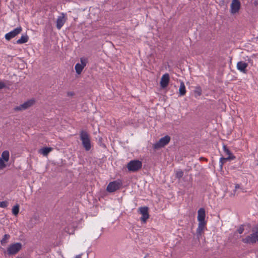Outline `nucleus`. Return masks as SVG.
Listing matches in <instances>:
<instances>
[{
	"instance_id": "nucleus-1",
	"label": "nucleus",
	"mask_w": 258,
	"mask_h": 258,
	"mask_svg": "<svg viewBox=\"0 0 258 258\" xmlns=\"http://www.w3.org/2000/svg\"><path fill=\"white\" fill-rule=\"evenodd\" d=\"M244 243L253 244L258 242V224L252 228V233L242 239Z\"/></svg>"
},
{
	"instance_id": "nucleus-2",
	"label": "nucleus",
	"mask_w": 258,
	"mask_h": 258,
	"mask_svg": "<svg viewBox=\"0 0 258 258\" xmlns=\"http://www.w3.org/2000/svg\"><path fill=\"white\" fill-rule=\"evenodd\" d=\"M80 138L85 150L89 151L91 148V144L89 134L85 131H82L80 134Z\"/></svg>"
},
{
	"instance_id": "nucleus-3",
	"label": "nucleus",
	"mask_w": 258,
	"mask_h": 258,
	"mask_svg": "<svg viewBox=\"0 0 258 258\" xmlns=\"http://www.w3.org/2000/svg\"><path fill=\"white\" fill-rule=\"evenodd\" d=\"M126 167L129 171L136 172L141 169L142 163L138 160H132L127 163Z\"/></svg>"
},
{
	"instance_id": "nucleus-4",
	"label": "nucleus",
	"mask_w": 258,
	"mask_h": 258,
	"mask_svg": "<svg viewBox=\"0 0 258 258\" xmlns=\"http://www.w3.org/2000/svg\"><path fill=\"white\" fill-rule=\"evenodd\" d=\"M22 248V244L20 242H17L9 245L7 248V253L8 255H14L18 253Z\"/></svg>"
},
{
	"instance_id": "nucleus-5",
	"label": "nucleus",
	"mask_w": 258,
	"mask_h": 258,
	"mask_svg": "<svg viewBox=\"0 0 258 258\" xmlns=\"http://www.w3.org/2000/svg\"><path fill=\"white\" fill-rule=\"evenodd\" d=\"M81 63H77L75 67L76 72L77 74L80 75L82 73L84 68L86 67L88 63V58L83 57L80 58Z\"/></svg>"
},
{
	"instance_id": "nucleus-6",
	"label": "nucleus",
	"mask_w": 258,
	"mask_h": 258,
	"mask_svg": "<svg viewBox=\"0 0 258 258\" xmlns=\"http://www.w3.org/2000/svg\"><path fill=\"white\" fill-rule=\"evenodd\" d=\"M170 141V137L167 135L161 138L158 142L154 145V148L156 149L164 147L167 145Z\"/></svg>"
},
{
	"instance_id": "nucleus-7",
	"label": "nucleus",
	"mask_w": 258,
	"mask_h": 258,
	"mask_svg": "<svg viewBox=\"0 0 258 258\" xmlns=\"http://www.w3.org/2000/svg\"><path fill=\"white\" fill-rule=\"evenodd\" d=\"M139 212L142 215L140 220L145 223L149 218V208L147 207H141L139 208Z\"/></svg>"
},
{
	"instance_id": "nucleus-8",
	"label": "nucleus",
	"mask_w": 258,
	"mask_h": 258,
	"mask_svg": "<svg viewBox=\"0 0 258 258\" xmlns=\"http://www.w3.org/2000/svg\"><path fill=\"white\" fill-rule=\"evenodd\" d=\"M121 182L118 181L110 182L107 185L106 190L110 192H114L120 188Z\"/></svg>"
},
{
	"instance_id": "nucleus-9",
	"label": "nucleus",
	"mask_w": 258,
	"mask_h": 258,
	"mask_svg": "<svg viewBox=\"0 0 258 258\" xmlns=\"http://www.w3.org/2000/svg\"><path fill=\"white\" fill-rule=\"evenodd\" d=\"M22 31V28L20 26L19 27H17L11 32L6 34L5 38L7 40L10 41L11 39L15 37L18 34L21 33Z\"/></svg>"
},
{
	"instance_id": "nucleus-10",
	"label": "nucleus",
	"mask_w": 258,
	"mask_h": 258,
	"mask_svg": "<svg viewBox=\"0 0 258 258\" xmlns=\"http://www.w3.org/2000/svg\"><path fill=\"white\" fill-rule=\"evenodd\" d=\"M34 103V100L33 99H31L28 100L27 101L24 102V103L21 104L19 106H16L14 108V110L15 111H22L25 110L30 106H31Z\"/></svg>"
},
{
	"instance_id": "nucleus-11",
	"label": "nucleus",
	"mask_w": 258,
	"mask_h": 258,
	"mask_svg": "<svg viewBox=\"0 0 258 258\" xmlns=\"http://www.w3.org/2000/svg\"><path fill=\"white\" fill-rule=\"evenodd\" d=\"M240 8V3L239 0H232L230 6L231 13L235 14L237 13Z\"/></svg>"
},
{
	"instance_id": "nucleus-12",
	"label": "nucleus",
	"mask_w": 258,
	"mask_h": 258,
	"mask_svg": "<svg viewBox=\"0 0 258 258\" xmlns=\"http://www.w3.org/2000/svg\"><path fill=\"white\" fill-rule=\"evenodd\" d=\"M170 81V77L168 74L166 73L164 74L161 79V81L160 82V86L162 88H165L167 87L169 84Z\"/></svg>"
},
{
	"instance_id": "nucleus-13",
	"label": "nucleus",
	"mask_w": 258,
	"mask_h": 258,
	"mask_svg": "<svg viewBox=\"0 0 258 258\" xmlns=\"http://www.w3.org/2000/svg\"><path fill=\"white\" fill-rule=\"evenodd\" d=\"M66 21V18L64 13H61V15L58 16L56 20V28L60 30Z\"/></svg>"
},
{
	"instance_id": "nucleus-14",
	"label": "nucleus",
	"mask_w": 258,
	"mask_h": 258,
	"mask_svg": "<svg viewBox=\"0 0 258 258\" xmlns=\"http://www.w3.org/2000/svg\"><path fill=\"white\" fill-rule=\"evenodd\" d=\"M237 69L240 72L246 74L247 73L246 68L248 67V63L243 61H238L237 63Z\"/></svg>"
},
{
	"instance_id": "nucleus-15",
	"label": "nucleus",
	"mask_w": 258,
	"mask_h": 258,
	"mask_svg": "<svg viewBox=\"0 0 258 258\" xmlns=\"http://www.w3.org/2000/svg\"><path fill=\"white\" fill-rule=\"evenodd\" d=\"M206 222H199L198 227L197 229L196 232L198 238H199L201 236L202 234L204 233L206 227Z\"/></svg>"
},
{
	"instance_id": "nucleus-16",
	"label": "nucleus",
	"mask_w": 258,
	"mask_h": 258,
	"mask_svg": "<svg viewBox=\"0 0 258 258\" xmlns=\"http://www.w3.org/2000/svg\"><path fill=\"white\" fill-rule=\"evenodd\" d=\"M205 211L204 208H200L198 211V220L199 222H206L205 221Z\"/></svg>"
},
{
	"instance_id": "nucleus-17",
	"label": "nucleus",
	"mask_w": 258,
	"mask_h": 258,
	"mask_svg": "<svg viewBox=\"0 0 258 258\" xmlns=\"http://www.w3.org/2000/svg\"><path fill=\"white\" fill-rule=\"evenodd\" d=\"M235 159V157L234 156H228V157L224 158V157H221L219 161V165H220V168L221 170L223 168V166L224 164V163L227 162V161L234 160Z\"/></svg>"
},
{
	"instance_id": "nucleus-18",
	"label": "nucleus",
	"mask_w": 258,
	"mask_h": 258,
	"mask_svg": "<svg viewBox=\"0 0 258 258\" xmlns=\"http://www.w3.org/2000/svg\"><path fill=\"white\" fill-rule=\"evenodd\" d=\"M28 40L29 37L27 34L22 35L21 38L17 40V43L18 44L25 43L28 42Z\"/></svg>"
},
{
	"instance_id": "nucleus-19",
	"label": "nucleus",
	"mask_w": 258,
	"mask_h": 258,
	"mask_svg": "<svg viewBox=\"0 0 258 258\" xmlns=\"http://www.w3.org/2000/svg\"><path fill=\"white\" fill-rule=\"evenodd\" d=\"M186 93L185 86L183 82H181L179 89V94L180 96H184Z\"/></svg>"
},
{
	"instance_id": "nucleus-20",
	"label": "nucleus",
	"mask_w": 258,
	"mask_h": 258,
	"mask_svg": "<svg viewBox=\"0 0 258 258\" xmlns=\"http://www.w3.org/2000/svg\"><path fill=\"white\" fill-rule=\"evenodd\" d=\"M52 150V148L51 147H44L40 149L39 153L43 156H47Z\"/></svg>"
},
{
	"instance_id": "nucleus-21",
	"label": "nucleus",
	"mask_w": 258,
	"mask_h": 258,
	"mask_svg": "<svg viewBox=\"0 0 258 258\" xmlns=\"http://www.w3.org/2000/svg\"><path fill=\"white\" fill-rule=\"evenodd\" d=\"M10 153L8 151H4L1 155V159H3L5 162H8L9 160Z\"/></svg>"
},
{
	"instance_id": "nucleus-22",
	"label": "nucleus",
	"mask_w": 258,
	"mask_h": 258,
	"mask_svg": "<svg viewBox=\"0 0 258 258\" xmlns=\"http://www.w3.org/2000/svg\"><path fill=\"white\" fill-rule=\"evenodd\" d=\"M19 212V205L18 204L14 206L12 208V213L15 216H17Z\"/></svg>"
},
{
	"instance_id": "nucleus-23",
	"label": "nucleus",
	"mask_w": 258,
	"mask_h": 258,
	"mask_svg": "<svg viewBox=\"0 0 258 258\" xmlns=\"http://www.w3.org/2000/svg\"><path fill=\"white\" fill-rule=\"evenodd\" d=\"M10 238V236L9 234H5L1 241V244L2 245H4L6 243H7L8 240Z\"/></svg>"
},
{
	"instance_id": "nucleus-24",
	"label": "nucleus",
	"mask_w": 258,
	"mask_h": 258,
	"mask_svg": "<svg viewBox=\"0 0 258 258\" xmlns=\"http://www.w3.org/2000/svg\"><path fill=\"white\" fill-rule=\"evenodd\" d=\"M202 89L200 87H197L196 89L194 90V93L195 94V96L197 97L198 96H200L202 95Z\"/></svg>"
},
{
	"instance_id": "nucleus-25",
	"label": "nucleus",
	"mask_w": 258,
	"mask_h": 258,
	"mask_svg": "<svg viewBox=\"0 0 258 258\" xmlns=\"http://www.w3.org/2000/svg\"><path fill=\"white\" fill-rule=\"evenodd\" d=\"M223 151L226 155L228 156H234L231 152V151L228 149L227 146L225 145L223 146Z\"/></svg>"
},
{
	"instance_id": "nucleus-26",
	"label": "nucleus",
	"mask_w": 258,
	"mask_h": 258,
	"mask_svg": "<svg viewBox=\"0 0 258 258\" xmlns=\"http://www.w3.org/2000/svg\"><path fill=\"white\" fill-rule=\"evenodd\" d=\"M183 172L181 170H179L176 171L175 177L180 179L183 176Z\"/></svg>"
},
{
	"instance_id": "nucleus-27",
	"label": "nucleus",
	"mask_w": 258,
	"mask_h": 258,
	"mask_svg": "<svg viewBox=\"0 0 258 258\" xmlns=\"http://www.w3.org/2000/svg\"><path fill=\"white\" fill-rule=\"evenodd\" d=\"M5 161L3 159L0 158V169H3L6 167V165Z\"/></svg>"
},
{
	"instance_id": "nucleus-28",
	"label": "nucleus",
	"mask_w": 258,
	"mask_h": 258,
	"mask_svg": "<svg viewBox=\"0 0 258 258\" xmlns=\"http://www.w3.org/2000/svg\"><path fill=\"white\" fill-rule=\"evenodd\" d=\"M8 205V203L7 201L0 202V207L3 208H6Z\"/></svg>"
},
{
	"instance_id": "nucleus-29",
	"label": "nucleus",
	"mask_w": 258,
	"mask_h": 258,
	"mask_svg": "<svg viewBox=\"0 0 258 258\" xmlns=\"http://www.w3.org/2000/svg\"><path fill=\"white\" fill-rule=\"evenodd\" d=\"M243 231H244V228H243V226L242 225H241L237 229V232L239 234H242L243 232Z\"/></svg>"
},
{
	"instance_id": "nucleus-30",
	"label": "nucleus",
	"mask_w": 258,
	"mask_h": 258,
	"mask_svg": "<svg viewBox=\"0 0 258 258\" xmlns=\"http://www.w3.org/2000/svg\"><path fill=\"white\" fill-rule=\"evenodd\" d=\"M6 86V85L4 82H0V89H2L5 88Z\"/></svg>"
},
{
	"instance_id": "nucleus-31",
	"label": "nucleus",
	"mask_w": 258,
	"mask_h": 258,
	"mask_svg": "<svg viewBox=\"0 0 258 258\" xmlns=\"http://www.w3.org/2000/svg\"><path fill=\"white\" fill-rule=\"evenodd\" d=\"M75 258H82V254L77 255Z\"/></svg>"
},
{
	"instance_id": "nucleus-32",
	"label": "nucleus",
	"mask_w": 258,
	"mask_h": 258,
	"mask_svg": "<svg viewBox=\"0 0 258 258\" xmlns=\"http://www.w3.org/2000/svg\"><path fill=\"white\" fill-rule=\"evenodd\" d=\"M238 186H239V185H236L235 186V187H236V188H237Z\"/></svg>"
}]
</instances>
